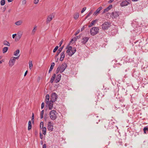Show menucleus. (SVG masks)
I'll use <instances>...</instances> for the list:
<instances>
[{"label":"nucleus","mask_w":148,"mask_h":148,"mask_svg":"<svg viewBox=\"0 0 148 148\" xmlns=\"http://www.w3.org/2000/svg\"><path fill=\"white\" fill-rule=\"evenodd\" d=\"M96 94L97 96H98V95H102L101 93L99 91H97L96 93Z\"/></svg>","instance_id":"58836bf2"},{"label":"nucleus","mask_w":148,"mask_h":148,"mask_svg":"<svg viewBox=\"0 0 148 148\" xmlns=\"http://www.w3.org/2000/svg\"><path fill=\"white\" fill-rule=\"evenodd\" d=\"M58 72H60V73H62V72L61 71V70L59 69V68H58V67L56 70V73H58Z\"/></svg>","instance_id":"37998d69"},{"label":"nucleus","mask_w":148,"mask_h":148,"mask_svg":"<svg viewBox=\"0 0 148 148\" xmlns=\"http://www.w3.org/2000/svg\"><path fill=\"white\" fill-rule=\"evenodd\" d=\"M22 36V34H18V36H16L15 38V40L16 41H17L19 40L21 38V37Z\"/></svg>","instance_id":"a878e982"},{"label":"nucleus","mask_w":148,"mask_h":148,"mask_svg":"<svg viewBox=\"0 0 148 148\" xmlns=\"http://www.w3.org/2000/svg\"><path fill=\"white\" fill-rule=\"evenodd\" d=\"M40 137L41 139H43V135L40 133Z\"/></svg>","instance_id":"de8ad7c7"},{"label":"nucleus","mask_w":148,"mask_h":148,"mask_svg":"<svg viewBox=\"0 0 148 148\" xmlns=\"http://www.w3.org/2000/svg\"><path fill=\"white\" fill-rule=\"evenodd\" d=\"M20 52V51L18 49L16 50L15 51L14 53V55L15 56H17L18 54Z\"/></svg>","instance_id":"2f4dec72"},{"label":"nucleus","mask_w":148,"mask_h":148,"mask_svg":"<svg viewBox=\"0 0 148 148\" xmlns=\"http://www.w3.org/2000/svg\"><path fill=\"white\" fill-rule=\"evenodd\" d=\"M85 28V26H83L81 28V31H82Z\"/></svg>","instance_id":"6e6d98bb"},{"label":"nucleus","mask_w":148,"mask_h":148,"mask_svg":"<svg viewBox=\"0 0 148 148\" xmlns=\"http://www.w3.org/2000/svg\"><path fill=\"white\" fill-rule=\"evenodd\" d=\"M4 60H1L0 61V64L2 63V62H3Z\"/></svg>","instance_id":"69168bd1"},{"label":"nucleus","mask_w":148,"mask_h":148,"mask_svg":"<svg viewBox=\"0 0 148 148\" xmlns=\"http://www.w3.org/2000/svg\"><path fill=\"white\" fill-rule=\"evenodd\" d=\"M58 97V95L55 92H53L51 95L50 100L52 102H55Z\"/></svg>","instance_id":"0eeeda50"},{"label":"nucleus","mask_w":148,"mask_h":148,"mask_svg":"<svg viewBox=\"0 0 148 148\" xmlns=\"http://www.w3.org/2000/svg\"><path fill=\"white\" fill-rule=\"evenodd\" d=\"M72 48V46H68L66 48V49H67L66 51V53H68V55L69 56H72L74 53L76 52V50L75 48H73V49H74V51L72 52V53L70 52L71 49Z\"/></svg>","instance_id":"7ed1b4c3"},{"label":"nucleus","mask_w":148,"mask_h":148,"mask_svg":"<svg viewBox=\"0 0 148 148\" xmlns=\"http://www.w3.org/2000/svg\"><path fill=\"white\" fill-rule=\"evenodd\" d=\"M65 57V51H64L60 54V60L62 61Z\"/></svg>","instance_id":"f3484780"},{"label":"nucleus","mask_w":148,"mask_h":148,"mask_svg":"<svg viewBox=\"0 0 148 148\" xmlns=\"http://www.w3.org/2000/svg\"><path fill=\"white\" fill-rule=\"evenodd\" d=\"M49 95L48 94L46 96V98L45 99V102L47 104L48 102L49 101Z\"/></svg>","instance_id":"b1692460"},{"label":"nucleus","mask_w":148,"mask_h":148,"mask_svg":"<svg viewBox=\"0 0 148 148\" xmlns=\"http://www.w3.org/2000/svg\"><path fill=\"white\" fill-rule=\"evenodd\" d=\"M53 17L51 15H50L48 16L47 20V23H49L52 20Z\"/></svg>","instance_id":"412c9836"},{"label":"nucleus","mask_w":148,"mask_h":148,"mask_svg":"<svg viewBox=\"0 0 148 148\" xmlns=\"http://www.w3.org/2000/svg\"><path fill=\"white\" fill-rule=\"evenodd\" d=\"M36 26H35L34 27L33 29L32 30V34H34L36 31Z\"/></svg>","instance_id":"f704fd0d"},{"label":"nucleus","mask_w":148,"mask_h":148,"mask_svg":"<svg viewBox=\"0 0 148 148\" xmlns=\"http://www.w3.org/2000/svg\"><path fill=\"white\" fill-rule=\"evenodd\" d=\"M134 44H136L135 45L136 46H138L140 47L141 46V45L140 44V42H135Z\"/></svg>","instance_id":"4c0bfd02"},{"label":"nucleus","mask_w":148,"mask_h":148,"mask_svg":"<svg viewBox=\"0 0 148 148\" xmlns=\"http://www.w3.org/2000/svg\"><path fill=\"white\" fill-rule=\"evenodd\" d=\"M44 113V110H42L41 112L40 113V119H42L43 118V115Z\"/></svg>","instance_id":"e433bc0d"},{"label":"nucleus","mask_w":148,"mask_h":148,"mask_svg":"<svg viewBox=\"0 0 148 148\" xmlns=\"http://www.w3.org/2000/svg\"><path fill=\"white\" fill-rule=\"evenodd\" d=\"M93 10H90V12H89V13L87 15V16H86L85 19H86L88 17H89L90 15H91L92 13L93 12Z\"/></svg>","instance_id":"c85d7f7f"},{"label":"nucleus","mask_w":148,"mask_h":148,"mask_svg":"<svg viewBox=\"0 0 148 148\" xmlns=\"http://www.w3.org/2000/svg\"><path fill=\"white\" fill-rule=\"evenodd\" d=\"M64 47V46H63L59 48V49L58 50V51L57 52V53L56 55L55 58H56V57L58 55L60 52L62 51Z\"/></svg>","instance_id":"6ab92c4d"},{"label":"nucleus","mask_w":148,"mask_h":148,"mask_svg":"<svg viewBox=\"0 0 148 148\" xmlns=\"http://www.w3.org/2000/svg\"><path fill=\"white\" fill-rule=\"evenodd\" d=\"M102 9V7L101 6L99 7L94 12L93 15L94 16L97 15L100 12V11Z\"/></svg>","instance_id":"4468645a"},{"label":"nucleus","mask_w":148,"mask_h":148,"mask_svg":"<svg viewBox=\"0 0 148 148\" xmlns=\"http://www.w3.org/2000/svg\"><path fill=\"white\" fill-rule=\"evenodd\" d=\"M131 2L130 0H123L120 3V5L121 7L127 6L130 4Z\"/></svg>","instance_id":"6e6552de"},{"label":"nucleus","mask_w":148,"mask_h":148,"mask_svg":"<svg viewBox=\"0 0 148 148\" xmlns=\"http://www.w3.org/2000/svg\"><path fill=\"white\" fill-rule=\"evenodd\" d=\"M33 66V64H32V61L29 62V68L30 69H32Z\"/></svg>","instance_id":"ea45409f"},{"label":"nucleus","mask_w":148,"mask_h":148,"mask_svg":"<svg viewBox=\"0 0 148 148\" xmlns=\"http://www.w3.org/2000/svg\"><path fill=\"white\" fill-rule=\"evenodd\" d=\"M97 21V20H94L92 21L91 23L90 24V25L88 26V27H91L92 25H94L96 22Z\"/></svg>","instance_id":"393cba45"},{"label":"nucleus","mask_w":148,"mask_h":148,"mask_svg":"<svg viewBox=\"0 0 148 148\" xmlns=\"http://www.w3.org/2000/svg\"><path fill=\"white\" fill-rule=\"evenodd\" d=\"M43 122L42 121L41 122L40 124V129L43 128Z\"/></svg>","instance_id":"79ce46f5"},{"label":"nucleus","mask_w":148,"mask_h":148,"mask_svg":"<svg viewBox=\"0 0 148 148\" xmlns=\"http://www.w3.org/2000/svg\"><path fill=\"white\" fill-rule=\"evenodd\" d=\"M89 38L88 37H85L83 38L82 40V42L83 44H85L88 41Z\"/></svg>","instance_id":"2eb2a0df"},{"label":"nucleus","mask_w":148,"mask_h":148,"mask_svg":"<svg viewBox=\"0 0 148 148\" xmlns=\"http://www.w3.org/2000/svg\"><path fill=\"white\" fill-rule=\"evenodd\" d=\"M13 1V0H8V2H11Z\"/></svg>","instance_id":"0e129e2a"},{"label":"nucleus","mask_w":148,"mask_h":148,"mask_svg":"<svg viewBox=\"0 0 148 148\" xmlns=\"http://www.w3.org/2000/svg\"><path fill=\"white\" fill-rule=\"evenodd\" d=\"M58 67L62 73L66 69L67 67V65L66 63H64L60 66H59Z\"/></svg>","instance_id":"1a4fd4ad"},{"label":"nucleus","mask_w":148,"mask_h":148,"mask_svg":"<svg viewBox=\"0 0 148 148\" xmlns=\"http://www.w3.org/2000/svg\"><path fill=\"white\" fill-rule=\"evenodd\" d=\"M77 40V38L76 37H74L73 38H72L71 41H70V42H72V41H75Z\"/></svg>","instance_id":"c03bdc74"},{"label":"nucleus","mask_w":148,"mask_h":148,"mask_svg":"<svg viewBox=\"0 0 148 148\" xmlns=\"http://www.w3.org/2000/svg\"><path fill=\"white\" fill-rule=\"evenodd\" d=\"M42 132L43 134L44 135H45L46 134V128L45 127H44L43 128H42Z\"/></svg>","instance_id":"cd10ccee"},{"label":"nucleus","mask_w":148,"mask_h":148,"mask_svg":"<svg viewBox=\"0 0 148 148\" xmlns=\"http://www.w3.org/2000/svg\"><path fill=\"white\" fill-rule=\"evenodd\" d=\"M34 114L33 113H32V119H34Z\"/></svg>","instance_id":"680f3d73"},{"label":"nucleus","mask_w":148,"mask_h":148,"mask_svg":"<svg viewBox=\"0 0 148 148\" xmlns=\"http://www.w3.org/2000/svg\"><path fill=\"white\" fill-rule=\"evenodd\" d=\"M117 32V30L115 28L111 31V34L113 36L116 34Z\"/></svg>","instance_id":"aec40b11"},{"label":"nucleus","mask_w":148,"mask_h":148,"mask_svg":"<svg viewBox=\"0 0 148 148\" xmlns=\"http://www.w3.org/2000/svg\"><path fill=\"white\" fill-rule=\"evenodd\" d=\"M76 37V38H77V39H78L79 38H80V36H77Z\"/></svg>","instance_id":"338daca9"},{"label":"nucleus","mask_w":148,"mask_h":148,"mask_svg":"<svg viewBox=\"0 0 148 148\" xmlns=\"http://www.w3.org/2000/svg\"><path fill=\"white\" fill-rule=\"evenodd\" d=\"M5 3V0H1L0 2L1 5V6H3L4 5Z\"/></svg>","instance_id":"c9c22d12"},{"label":"nucleus","mask_w":148,"mask_h":148,"mask_svg":"<svg viewBox=\"0 0 148 148\" xmlns=\"http://www.w3.org/2000/svg\"><path fill=\"white\" fill-rule=\"evenodd\" d=\"M32 123H34V119H32Z\"/></svg>","instance_id":"e2e57ef3"},{"label":"nucleus","mask_w":148,"mask_h":148,"mask_svg":"<svg viewBox=\"0 0 148 148\" xmlns=\"http://www.w3.org/2000/svg\"><path fill=\"white\" fill-rule=\"evenodd\" d=\"M111 26L110 23L109 22L104 23L102 25V29L104 30L108 29Z\"/></svg>","instance_id":"423d86ee"},{"label":"nucleus","mask_w":148,"mask_h":148,"mask_svg":"<svg viewBox=\"0 0 148 148\" xmlns=\"http://www.w3.org/2000/svg\"><path fill=\"white\" fill-rule=\"evenodd\" d=\"M55 65V63L54 62H52L51 66L50 68L49 71V73L52 70L53 68Z\"/></svg>","instance_id":"5701e85b"},{"label":"nucleus","mask_w":148,"mask_h":148,"mask_svg":"<svg viewBox=\"0 0 148 148\" xmlns=\"http://www.w3.org/2000/svg\"><path fill=\"white\" fill-rule=\"evenodd\" d=\"M16 34H13L12 35V38H14L15 37V36H16Z\"/></svg>","instance_id":"4d7b16f0"},{"label":"nucleus","mask_w":148,"mask_h":148,"mask_svg":"<svg viewBox=\"0 0 148 148\" xmlns=\"http://www.w3.org/2000/svg\"><path fill=\"white\" fill-rule=\"evenodd\" d=\"M125 105L123 103L119 102L116 105L112 106V109L115 111V110H117V112L119 114H123L124 113V110Z\"/></svg>","instance_id":"f257e3e1"},{"label":"nucleus","mask_w":148,"mask_h":148,"mask_svg":"<svg viewBox=\"0 0 148 148\" xmlns=\"http://www.w3.org/2000/svg\"><path fill=\"white\" fill-rule=\"evenodd\" d=\"M46 145L45 144H44L43 146V148H46Z\"/></svg>","instance_id":"bf43d9fd"},{"label":"nucleus","mask_w":148,"mask_h":148,"mask_svg":"<svg viewBox=\"0 0 148 148\" xmlns=\"http://www.w3.org/2000/svg\"><path fill=\"white\" fill-rule=\"evenodd\" d=\"M39 1V0H34V4H37Z\"/></svg>","instance_id":"3c124183"},{"label":"nucleus","mask_w":148,"mask_h":148,"mask_svg":"<svg viewBox=\"0 0 148 148\" xmlns=\"http://www.w3.org/2000/svg\"><path fill=\"white\" fill-rule=\"evenodd\" d=\"M53 123H51L50 121L48 122V123L47 129L48 130L50 131H52L53 130Z\"/></svg>","instance_id":"9d476101"},{"label":"nucleus","mask_w":148,"mask_h":148,"mask_svg":"<svg viewBox=\"0 0 148 148\" xmlns=\"http://www.w3.org/2000/svg\"><path fill=\"white\" fill-rule=\"evenodd\" d=\"M56 77V74H53L52 76V77H51V79L50 80V82L52 83H53L55 77Z\"/></svg>","instance_id":"4be33fe9"},{"label":"nucleus","mask_w":148,"mask_h":148,"mask_svg":"<svg viewBox=\"0 0 148 148\" xmlns=\"http://www.w3.org/2000/svg\"><path fill=\"white\" fill-rule=\"evenodd\" d=\"M144 131V132L145 133H146V131H148V128L147 127H145L143 129Z\"/></svg>","instance_id":"49530a36"},{"label":"nucleus","mask_w":148,"mask_h":148,"mask_svg":"<svg viewBox=\"0 0 148 148\" xmlns=\"http://www.w3.org/2000/svg\"><path fill=\"white\" fill-rule=\"evenodd\" d=\"M99 29L97 27H93L90 29V33L92 36H94L97 34L99 32Z\"/></svg>","instance_id":"20e7f679"},{"label":"nucleus","mask_w":148,"mask_h":148,"mask_svg":"<svg viewBox=\"0 0 148 148\" xmlns=\"http://www.w3.org/2000/svg\"><path fill=\"white\" fill-rule=\"evenodd\" d=\"M19 56H18V57H13V58L14 59V60H15L16 59H18L19 58Z\"/></svg>","instance_id":"5fc2aeb1"},{"label":"nucleus","mask_w":148,"mask_h":148,"mask_svg":"<svg viewBox=\"0 0 148 148\" xmlns=\"http://www.w3.org/2000/svg\"><path fill=\"white\" fill-rule=\"evenodd\" d=\"M58 46H56L55 48L53 50V52L54 53L57 50L58 48Z\"/></svg>","instance_id":"a19ab883"},{"label":"nucleus","mask_w":148,"mask_h":148,"mask_svg":"<svg viewBox=\"0 0 148 148\" xmlns=\"http://www.w3.org/2000/svg\"><path fill=\"white\" fill-rule=\"evenodd\" d=\"M86 9V7H84L82 9V10L81 11V13H83L84 12Z\"/></svg>","instance_id":"a18cd8bd"},{"label":"nucleus","mask_w":148,"mask_h":148,"mask_svg":"<svg viewBox=\"0 0 148 148\" xmlns=\"http://www.w3.org/2000/svg\"><path fill=\"white\" fill-rule=\"evenodd\" d=\"M32 127V124L31 121H29L28 122V130H30L31 129Z\"/></svg>","instance_id":"c756f323"},{"label":"nucleus","mask_w":148,"mask_h":148,"mask_svg":"<svg viewBox=\"0 0 148 148\" xmlns=\"http://www.w3.org/2000/svg\"><path fill=\"white\" fill-rule=\"evenodd\" d=\"M61 75L60 74H58L56 77V79L55 80V82L57 83L61 79Z\"/></svg>","instance_id":"dca6fc26"},{"label":"nucleus","mask_w":148,"mask_h":148,"mask_svg":"<svg viewBox=\"0 0 148 148\" xmlns=\"http://www.w3.org/2000/svg\"><path fill=\"white\" fill-rule=\"evenodd\" d=\"M79 16V14L78 13H76L74 15V18L75 19H77Z\"/></svg>","instance_id":"473e14b6"},{"label":"nucleus","mask_w":148,"mask_h":148,"mask_svg":"<svg viewBox=\"0 0 148 148\" xmlns=\"http://www.w3.org/2000/svg\"><path fill=\"white\" fill-rule=\"evenodd\" d=\"M8 48L7 47H4L3 49V53L6 52L8 50Z\"/></svg>","instance_id":"7c9ffc66"},{"label":"nucleus","mask_w":148,"mask_h":148,"mask_svg":"<svg viewBox=\"0 0 148 148\" xmlns=\"http://www.w3.org/2000/svg\"><path fill=\"white\" fill-rule=\"evenodd\" d=\"M44 102H42V104H41V109H43L44 108Z\"/></svg>","instance_id":"09e8293b"},{"label":"nucleus","mask_w":148,"mask_h":148,"mask_svg":"<svg viewBox=\"0 0 148 148\" xmlns=\"http://www.w3.org/2000/svg\"><path fill=\"white\" fill-rule=\"evenodd\" d=\"M3 44L4 45H6L8 46H9L10 45L9 42L6 40H4L3 42Z\"/></svg>","instance_id":"bb28decb"},{"label":"nucleus","mask_w":148,"mask_h":148,"mask_svg":"<svg viewBox=\"0 0 148 148\" xmlns=\"http://www.w3.org/2000/svg\"><path fill=\"white\" fill-rule=\"evenodd\" d=\"M120 14V12L119 11L113 12L111 14L112 17L114 18H116L118 17Z\"/></svg>","instance_id":"9b49d317"},{"label":"nucleus","mask_w":148,"mask_h":148,"mask_svg":"<svg viewBox=\"0 0 148 148\" xmlns=\"http://www.w3.org/2000/svg\"><path fill=\"white\" fill-rule=\"evenodd\" d=\"M114 0H110L108 1V3H110L112 2H113L114 1Z\"/></svg>","instance_id":"13d9d810"},{"label":"nucleus","mask_w":148,"mask_h":148,"mask_svg":"<svg viewBox=\"0 0 148 148\" xmlns=\"http://www.w3.org/2000/svg\"><path fill=\"white\" fill-rule=\"evenodd\" d=\"M80 30H78L75 33V35H76L79 32Z\"/></svg>","instance_id":"8fccbe9b"},{"label":"nucleus","mask_w":148,"mask_h":148,"mask_svg":"<svg viewBox=\"0 0 148 148\" xmlns=\"http://www.w3.org/2000/svg\"><path fill=\"white\" fill-rule=\"evenodd\" d=\"M27 72H28L27 71H25V73L24 74V76H25L27 74Z\"/></svg>","instance_id":"052dcab7"},{"label":"nucleus","mask_w":148,"mask_h":148,"mask_svg":"<svg viewBox=\"0 0 148 148\" xmlns=\"http://www.w3.org/2000/svg\"><path fill=\"white\" fill-rule=\"evenodd\" d=\"M63 42V40H61L60 41V42L59 43V47H60L61 45L62 44V43Z\"/></svg>","instance_id":"603ef678"},{"label":"nucleus","mask_w":148,"mask_h":148,"mask_svg":"<svg viewBox=\"0 0 148 148\" xmlns=\"http://www.w3.org/2000/svg\"><path fill=\"white\" fill-rule=\"evenodd\" d=\"M53 102H52V101H51L50 100V101L48 102V103L47 104L48 105V106L49 110H51L52 109L53 107Z\"/></svg>","instance_id":"a211bd4d"},{"label":"nucleus","mask_w":148,"mask_h":148,"mask_svg":"<svg viewBox=\"0 0 148 148\" xmlns=\"http://www.w3.org/2000/svg\"><path fill=\"white\" fill-rule=\"evenodd\" d=\"M26 0H23L22 1V3L23 4H25L26 3Z\"/></svg>","instance_id":"864d4df0"},{"label":"nucleus","mask_w":148,"mask_h":148,"mask_svg":"<svg viewBox=\"0 0 148 148\" xmlns=\"http://www.w3.org/2000/svg\"><path fill=\"white\" fill-rule=\"evenodd\" d=\"M105 127L108 130L112 129L114 127L113 125L111 122L106 121L105 123Z\"/></svg>","instance_id":"39448f33"},{"label":"nucleus","mask_w":148,"mask_h":148,"mask_svg":"<svg viewBox=\"0 0 148 148\" xmlns=\"http://www.w3.org/2000/svg\"><path fill=\"white\" fill-rule=\"evenodd\" d=\"M22 21H19L15 22V24L17 25H19L22 24Z\"/></svg>","instance_id":"72a5a7b5"},{"label":"nucleus","mask_w":148,"mask_h":148,"mask_svg":"<svg viewBox=\"0 0 148 148\" xmlns=\"http://www.w3.org/2000/svg\"><path fill=\"white\" fill-rule=\"evenodd\" d=\"M57 112L55 110H51L49 113L50 118L53 120H55L57 118Z\"/></svg>","instance_id":"f03ea898"},{"label":"nucleus","mask_w":148,"mask_h":148,"mask_svg":"<svg viewBox=\"0 0 148 148\" xmlns=\"http://www.w3.org/2000/svg\"><path fill=\"white\" fill-rule=\"evenodd\" d=\"M15 61V60H14V59L13 58V57H12L9 61V66H12L14 65Z\"/></svg>","instance_id":"f8f14e48"},{"label":"nucleus","mask_w":148,"mask_h":148,"mask_svg":"<svg viewBox=\"0 0 148 148\" xmlns=\"http://www.w3.org/2000/svg\"><path fill=\"white\" fill-rule=\"evenodd\" d=\"M112 7V5H110L108 7L105 9L102 12V14H103L105 12H108L109 10H110Z\"/></svg>","instance_id":"ddd939ff"},{"label":"nucleus","mask_w":148,"mask_h":148,"mask_svg":"<svg viewBox=\"0 0 148 148\" xmlns=\"http://www.w3.org/2000/svg\"><path fill=\"white\" fill-rule=\"evenodd\" d=\"M58 58H57L56 59V62H57L58 61Z\"/></svg>","instance_id":"774afa93"}]
</instances>
